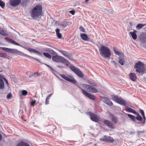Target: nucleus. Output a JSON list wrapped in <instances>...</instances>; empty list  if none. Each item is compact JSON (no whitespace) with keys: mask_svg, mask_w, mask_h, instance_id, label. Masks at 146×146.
Listing matches in <instances>:
<instances>
[{"mask_svg":"<svg viewBox=\"0 0 146 146\" xmlns=\"http://www.w3.org/2000/svg\"><path fill=\"white\" fill-rule=\"evenodd\" d=\"M139 110H140V112L141 113L142 116L145 115L144 113V112L143 110H142L141 109H140Z\"/></svg>","mask_w":146,"mask_h":146,"instance_id":"54","label":"nucleus"},{"mask_svg":"<svg viewBox=\"0 0 146 146\" xmlns=\"http://www.w3.org/2000/svg\"><path fill=\"white\" fill-rule=\"evenodd\" d=\"M28 57H30V58H31L33 59H35V60H37V61H38L39 62H40L41 64H43V63H42V62H41L40 61V59H38L37 58H34L33 57H31V56H28Z\"/></svg>","mask_w":146,"mask_h":146,"instance_id":"45","label":"nucleus"},{"mask_svg":"<svg viewBox=\"0 0 146 146\" xmlns=\"http://www.w3.org/2000/svg\"><path fill=\"white\" fill-rule=\"evenodd\" d=\"M111 62L112 63H113L114 64L115 63V61L113 60H112L111 61Z\"/></svg>","mask_w":146,"mask_h":146,"instance_id":"62","label":"nucleus"},{"mask_svg":"<svg viewBox=\"0 0 146 146\" xmlns=\"http://www.w3.org/2000/svg\"><path fill=\"white\" fill-rule=\"evenodd\" d=\"M43 54L46 58H48V59H50L51 58V56L47 52H43Z\"/></svg>","mask_w":146,"mask_h":146,"instance_id":"31","label":"nucleus"},{"mask_svg":"<svg viewBox=\"0 0 146 146\" xmlns=\"http://www.w3.org/2000/svg\"><path fill=\"white\" fill-rule=\"evenodd\" d=\"M59 51L65 56H66L68 53L66 51L63 50H60Z\"/></svg>","mask_w":146,"mask_h":146,"instance_id":"37","label":"nucleus"},{"mask_svg":"<svg viewBox=\"0 0 146 146\" xmlns=\"http://www.w3.org/2000/svg\"><path fill=\"white\" fill-rule=\"evenodd\" d=\"M111 97L113 99L118 103L123 106L126 105V102L121 97H118L116 95H112Z\"/></svg>","mask_w":146,"mask_h":146,"instance_id":"6","label":"nucleus"},{"mask_svg":"<svg viewBox=\"0 0 146 146\" xmlns=\"http://www.w3.org/2000/svg\"><path fill=\"white\" fill-rule=\"evenodd\" d=\"M70 68L72 71H73L75 73L77 71L78 69L75 67L73 65L70 66Z\"/></svg>","mask_w":146,"mask_h":146,"instance_id":"23","label":"nucleus"},{"mask_svg":"<svg viewBox=\"0 0 146 146\" xmlns=\"http://www.w3.org/2000/svg\"><path fill=\"white\" fill-rule=\"evenodd\" d=\"M105 10H106V11L108 13H111V14H113V15L115 13L114 12L110 10L109 9H105Z\"/></svg>","mask_w":146,"mask_h":146,"instance_id":"41","label":"nucleus"},{"mask_svg":"<svg viewBox=\"0 0 146 146\" xmlns=\"http://www.w3.org/2000/svg\"><path fill=\"white\" fill-rule=\"evenodd\" d=\"M51 50L48 48H45V51L47 52H50V51Z\"/></svg>","mask_w":146,"mask_h":146,"instance_id":"55","label":"nucleus"},{"mask_svg":"<svg viewBox=\"0 0 146 146\" xmlns=\"http://www.w3.org/2000/svg\"><path fill=\"white\" fill-rule=\"evenodd\" d=\"M57 67L60 69H61L62 68H64V66H61L59 65H57Z\"/></svg>","mask_w":146,"mask_h":146,"instance_id":"57","label":"nucleus"},{"mask_svg":"<svg viewBox=\"0 0 146 146\" xmlns=\"http://www.w3.org/2000/svg\"><path fill=\"white\" fill-rule=\"evenodd\" d=\"M10 77L11 79L15 82H17L18 81L17 78L13 75H11Z\"/></svg>","mask_w":146,"mask_h":146,"instance_id":"33","label":"nucleus"},{"mask_svg":"<svg viewBox=\"0 0 146 146\" xmlns=\"http://www.w3.org/2000/svg\"><path fill=\"white\" fill-rule=\"evenodd\" d=\"M110 115L111 116V119L112 121L114 123H116L118 121L117 117L111 113H110Z\"/></svg>","mask_w":146,"mask_h":146,"instance_id":"14","label":"nucleus"},{"mask_svg":"<svg viewBox=\"0 0 146 146\" xmlns=\"http://www.w3.org/2000/svg\"><path fill=\"white\" fill-rule=\"evenodd\" d=\"M38 75V72L34 73L33 74L31 75V76L34 77H36Z\"/></svg>","mask_w":146,"mask_h":146,"instance_id":"50","label":"nucleus"},{"mask_svg":"<svg viewBox=\"0 0 146 146\" xmlns=\"http://www.w3.org/2000/svg\"><path fill=\"white\" fill-rule=\"evenodd\" d=\"M27 94V92H22L21 93H19V95L20 98H21L22 96H25Z\"/></svg>","mask_w":146,"mask_h":146,"instance_id":"34","label":"nucleus"},{"mask_svg":"<svg viewBox=\"0 0 146 146\" xmlns=\"http://www.w3.org/2000/svg\"><path fill=\"white\" fill-rule=\"evenodd\" d=\"M60 29L58 28L56 29V34L58 38H60L62 37V35L60 33Z\"/></svg>","mask_w":146,"mask_h":146,"instance_id":"22","label":"nucleus"},{"mask_svg":"<svg viewBox=\"0 0 146 146\" xmlns=\"http://www.w3.org/2000/svg\"><path fill=\"white\" fill-rule=\"evenodd\" d=\"M75 73L80 77L83 78L84 76V75L83 73L79 69Z\"/></svg>","mask_w":146,"mask_h":146,"instance_id":"19","label":"nucleus"},{"mask_svg":"<svg viewBox=\"0 0 146 146\" xmlns=\"http://www.w3.org/2000/svg\"><path fill=\"white\" fill-rule=\"evenodd\" d=\"M4 80L5 78L3 76L0 75V89H3L4 88Z\"/></svg>","mask_w":146,"mask_h":146,"instance_id":"12","label":"nucleus"},{"mask_svg":"<svg viewBox=\"0 0 146 146\" xmlns=\"http://www.w3.org/2000/svg\"><path fill=\"white\" fill-rule=\"evenodd\" d=\"M79 29L80 31L83 32H85V31L83 27L82 26H80L79 27Z\"/></svg>","mask_w":146,"mask_h":146,"instance_id":"46","label":"nucleus"},{"mask_svg":"<svg viewBox=\"0 0 146 146\" xmlns=\"http://www.w3.org/2000/svg\"><path fill=\"white\" fill-rule=\"evenodd\" d=\"M82 86L84 88L87 89H89L90 90H92L93 91H98L97 90L92 86L87 85L86 84H83Z\"/></svg>","mask_w":146,"mask_h":146,"instance_id":"11","label":"nucleus"},{"mask_svg":"<svg viewBox=\"0 0 146 146\" xmlns=\"http://www.w3.org/2000/svg\"><path fill=\"white\" fill-rule=\"evenodd\" d=\"M68 23L67 22L63 21L60 24V26L64 28L66 27L68 25Z\"/></svg>","mask_w":146,"mask_h":146,"instance_id":"25","label":"nucleus"},{"mask_svg":"<svg viewBox=\"0 0 146 146\" xmlns=\"http://www.w3.org/2000/svg\"><path fill=\"white\" fill-rule=\"evenodd\" d=\"M143 119H144V122L142 123H144L145 122L146 118H145V115H143Z\"/></svg>","mask_w":146,"mask_h":146,"instance_id":"58","label":"nucleus"},{"mask_svg":"<svg viewBox=\"0 0 146 146\" xmlns=\"http://www.w3.org/2000/svg\"><path fill=\"white\" fill-rule=\"evenodd\" d=\"M5 5V3L2 0H0V6L2 8H3L4 7Z\"/></svg>","mask_w":146,"mask_h":146,"instance_id":"38","label":"nucleus"},{"mask_svg":"<svg viewBox=\"0 0 146 146\" xmlns=\"http://www.w3.org/2000/svg\"><path fill=\"white\" fill-rule=\"evenodd\" d=\"M9 52L10 53H17L19 52V51L15 49L9 48Z\"/></svg>","mask_w":146,"mask_h":146,"instance_id":"30","label":"nucleus"},{"mask_svg":"<svg viewBox=\"0 0 146 146\" xmlns=\"http://www.w3.org/2000/svg\"><path fill=\"white\" fill-rule=\"evenodd\" d=\"M133 32V33H137V31L136 30H133V32Z\"/></svg>","mask_w":146,"mask_h":146,"instance_id":"64","label":"nucleus"},{"mask_svg":"<svg viewBox=\"0 0 146 146\" xmlns=\"http://www.w3.org/2000/svg\"><path fill=\"white\" fill-rule=\"evenodd\" d=\"M21 0H10V4L12 7H15L19 5Z\"/></svg>","mask_w":146,"mask_h":146,"instance_id":"9","label":"nucleus"},{"mask_svg":"<svg viewBox=\"0 0 146 146\" xmlns=\"http://www.w3.org/2000/svg\"><path fill=\"white\" fill-rule=\"evenodd\" d=\"M145 24H138L136 26V28L137 30H140L143 27L145 26Z\"/></svg>","mask_w":146,"mask_h":146,"instance_id":"20","label":"nucleus"},{"mask_svg":"<svg viewBox=\"0 0 146 146\" xmlns=\"http://www.w3.org/2000/svg\"><path fill=\"white\" fill-rule=\"evenodd\" d=\"M2 49L7 52H9V48H6V47H1Z\"/></svg>","mask_w":146,"mask_h":146,"instance_id":"43","label":"nucleus"},{"mask_svg":"<svg viewBox=\"0 0 146 146\" xmlns=\"http://www.w3.org/2000/svg\"><path fill=\"white\" fill-rule=\"evenodd\" d=\"M88 83L90 84L93 85V82H92V81L91 80H89L88 81Z\"/></svg>","mask_w":146,"mask_h":146,"instance_id":"56","label":"nucleus"},{"mask_svg":"<svg viewBox=\"0 0 146 146\" xmlns=\"http://www.w3.org/2000/svg\"><path fill=\"white\" fill-rule=\"evenodd\" d=\"M42 8L41 5H38L34 7L30 13L31 17L34 20H36L42 16Z\"/></svg>","mask_w":146,"mask_h":146,"instance_id":"1","label":"nucleus"},{"mask_svg":"<svg viewBox=\"0 0 146 146\" xmlns=\"http://www.w3.org/2000/svg\"><path fill=\"white\" fill-rule=\"evenodd\" d=\"M51 54H52L54 55H56L57 54L55 51H54V50H51L50 51V52Z\"/></svg>","mask_w":146,"mask_h":146,"instance_id":"47","label":"nucleus"},{"mask_svg":"<svg viewBox=\"0 0 146 146\" xmlns=\"http://www.w3.org/2000/svg\"><path fill=\"white\" fill-rule=\"evenodd\" d=\"M88 115H90L91 119L95 122H98L100 119V117L97 115L91 112H89L87 113Z\"/></svg>","mask_w":146,"mask_h":146,"instance_id":"7","label":"nucleus"},{"mask_svg":"<svg viewBox=\"0 0 146 146\" xmlns=\"http://www.w3.org/2000/svg\"><path fill=\"white\" fill-rule=\"evenodd\" d=\"M99 50L100 54L104 58H108L110 56L111 52L108 47L105 46H102Z\"/></svg>","mask_w":146,"mask_h":146,"instance_id":"2","label":"nucleus"},{"mask_svg":"<svg viewBox=\"0 0 146 146\" xmlns=\"http://www.w3.org/2000/svg\"><path fill=\"white\" fill-rule=\"evenodd\" d=\"M8 42L15 45L19 46L29 51V52H34V53H36V54H37V55L38 56H42V55L41 53L39 51H37L34 49L30 48H28L27 47L25 46H23L20 44H19L18 43L14 40H13V39H9L8 40Z\"/></svg>","mask_w":146,"mask_h":146,"instance_id":"3","label":"nucleus"},{"mask_svg":"<svg viewBox=\"0 0 146 146\" xmlns=\"http://www.w3.org/2000/svg\"><path fill=\"white\" fill-rule=\"evenodd\" d=\"M114 64L115 67H117L119 65L118 63H117L116 62Z\"/></svg>","mask_w":146,"mask_h":146,"instance_id":"59","label":"nucleus"},{"mask_svg":"<svg viewBox=\"0 0 146 146\" xmlns=\"http://www.w3.org/2000/svg\"><path fill=\"white\" fill-rule=\"evenodd\" d=\"M4 80H5L6 83L7 84V87L8 88V91L12 90L11 89V88L9 86V83H8V82L7 81V80H5V79Z\"/></svg>","mask_w":146,"mask_h":146,"instance_id":"40","label":"nucleus"},{"mask_svg":"<svg viewBox=\"0 0 146 146\" xmlns=\"http://www.w3.org/2000/svg\"><path fill=\"white\" fill-rule=\"evenodd\" d=\"M43 64L45 65L46 66H47L49 67V68H50V66H49V65H47V64H45L44 63H43Z\"/></svg>","mask_w":146,"mask_h":146,"instance_id":"63","label":"nucleus"},{"mask_svg":"<svg viewBox=\"0 0 146 146\" xmlns=\"http://www.w3.org/2000/svg\"><path fill=\"white\" fill-rule=\"evenodd\" d=\"M83 94L90 98V99L92 100H94L95 99V97L93 95L89 94L87 92H82Z\"/></svg>","mask_w":146,"mask_h":146,"instance_id":"16","label":"nucleus"},{"mask_svg":"<svg viewBox=\"0 0 146 146\" xmlns=\"http://www.w3.org/2000/svg\"><path fill=\"white\" fill-rule=\"evenodd\" d=\"M6 55L3 53H0V57L5 58L6 57Z\"/></svg>","mask_w":146,"mask_h":146,"instance_id":"48","label":"nucleus"},{"mask_svg":"<svg viewBox=\"0 0 146 146\" xmlns=\"http://www.w3.org/2000/svg\"><path fill=\"white\" fill-rule=\"evenodd\" d=\"M60 76L64 79L68 81L69 78L64 74H61Z\"/></svg>","mask_w":146,"mask_h":146,"instance_id":"35","label":"nucleus"},{"mask_svg":"<svg viewBox=\"0 0 146 146\" xmlns=\"http://www.w3.org/2000/svg\"><path fill=\"white\" fill-rule=\"evenodd\" d=\"M119 63L121 65H123L124 64V61L123 59L121 57H119Z\"/></svg>","mask_w":146,"mask_h":146,"instance_id":"27","label":"nucleus"},{"mask_svg":"<svg viewBox=\"0 0 146 146\" xmlns=\"http://www.w3.org/2000/svg\"><path fill=\"white\" fill-rule=\"evenodd\" d=\"M127 116L130 118H131L133 121H135L136 120L135 119V117L131 114H127Z\"/></svg>","mask_w":146,"mask_h":146,"instance_id":"29","label":"nucleus"},{"mask_svg":"<svg viewBox=\"0 0 146 146\" xmlns=\"http://www.w3.org/2000/svg\"><path fill=\"white\" fill-rule=\"evenodd\" d=\"M125 108L126 110L128 112L133 113L135 114L136 113H137V112L134 110L127 106H125Z\"/></svg>","mask_w":146,"mask_h":146,"instance_id":"17","label":"nucleus"},{"mask_svg":"<svg viewBox=\"0 0 146 146\" xmlns=\"http://www.w3.org/2000/svg\"><path fill=\"white\" fill-rule=\"evenodd\" d=\"M69 12L72 14V15H74L75 13V11L74 10L70 11Z\"/></svg>","mask_w":146,"mask_h":146,"instance_id":"53","label":"nucleus"},{"mask_svg":"<svg viewBox=\"0 0 146 146\" xmlns=\"http://www.w3.org/2000/svg\"><path fill=\"white\" fill-rule=\"evenodd\" d=\"M80 36L82 40L85 41L88 40V37L87 35L86 34L84 33H81Z\"/></svg>","mask_w":146,"mask_h":146,"instance_id":"18","label":"nucleus"},{"mask_svg":"<svg viewBox=\"0 0 146 146\" xmlns=\"http://www.w3.org/2000/svg\"><path fill=\"white\" fill-rule=\"evenodd\" d=\"M137 116L135 117V119H136L138 121H141L142 120V117L139 115V114L137 113H135Z\"/></svg>","mask_w":146,"mask_h":146,"instance_id":"24","label":"nucleus"},{"mask_svg":"<svg viewBox=\"0 0 146 146\" xmlns=\"http://www.w3.org/2000/svg\"><path fill=\"white\" fill-rule=\"evenodd\" d=\"M100 140L105 142H108L110 143H112L114 141V139L111 137L104 136L100 139Z\"/></svg>","mask_w":146,"mask_h":146,"instance_id":"8","label":"nucleus"},{"mask_svg":"<svg viewBox=\"0 0 146 146\" xmlns=\"http://www.w3.org/2000/svg\"><path fill=\"white\" fill-rule=\"evenodd\" d=\"M129 77L130 79L133 81H135L137 79L136 74L134 73H131L129 74Z\"/></svg>","mask_w":146,"mask_h":146,"instance_id":"15","label":"nucleus"},{"mask_svg":"<svg viewBox=\"0 0 146 146\" xmlns=\"http://www.w3.org/2000/svg\"><path fill=\"white\" fill-rule=\"evenodd\" d=\"M102 101L110 106H112L113 104L109 99L106 97H103L102 99Z\"/></svg>","mask_w":146,"mask_h":146,"instance_id":"13","label":"nucleus"},{"mask_svg":"<svg viewBox=\"0 0 146 146\" xmlns=\"http://www.w3.org/2000/svg\"><path fill=\"white\" fill-rule=\"evenodd\" d=\"M0 33L4 36H7L8 35L5 32L4 30H3L2 28H0Z\"/></svg>","mask_w":146,"mask_h":146,"instance_id":"28","label":"nucleus"},{"mask_svg":"<svg viewBox=\"0 0 146 146\" xmlns=\"http://www.w3.org/2000/svg\"><path fill=\"white\" fill-rule=\"evenodd\" d=\"M17 146H30L27 143L21 141L18 144Z\"/></svg>","mask_w":146,"mask_h":146,"instance_id":"21","label":"nucleus"},{"mask_svg":"<svg viewBox=\"0 0 146 146\" xmlns=\"http://www.w3.org/2000/svg\"><path fill=\"white\" fill-rule=\"evenodd\" d=\"M131 34L133 39L134 40H136L137 38V35L136 33H133L132 32H131L129 33Z\"/></svg>","mask_w":146,"mask_h":146,"instance_id":"26","label":"nucleus"},{"mask_svg":"<svg viewBox=\"0 0 146 146\" xmlns=\"http://www.w3.org/2000/svg\"><path fill=\"white\" fill-rule=\"evenodd\" d=\"M67 81L74 83H76L77 82V81L75 79H74V78H72L71 79V78H69Z\"/></svg>","mask_w":146,"mask_h":146,"instance_id":"32","label":"nucleus"},{"mask_svg":"<svg viewBox=\"0 0 146 146\" xmlns=\"http://www.w3.org/2000/svg\"><path fill=\"white\" fill-rule=\"evenodd\" d=\"M129 24L131 27H132V23L131 22H129Z\"/></svg>","mask_w":146,"mask_h":146,"instance_id":"61","label":"nucleus"},{"mask_svg":"<svg viewBox=\"0 0 146 146\" xmlns=\"http://www.w3.org/2000/svg\"><path fill=\"white\" fill-rule=\"evenodd\" d=\"M113 50L114 52L115 53L118 55H120V54L121 53V52H119V51H117L116 49L113 48Z\"/></svg>","mask_w":146,"mask_h":146,"instance_id":"39","label":"nucleus"},{"mask_svg":"<svg viewBox=\"0 0 146 146\" xmlns=\"http://www.w3.org/2000/svg\"><path fill=\"white\" fill-rule=\"evenodd\" d=\"M49 98H48V97H47L46 100V104H47L49 103Z\"/></svg>","mask_w":146,"mask_h":146,"instance_id":"51","label":"nucleus"},{"mask_svg":"<svg viewBox=\"0 0 146 146\" xmlns=\"http://www.w3.org/2000/svg\"><path fill=\"white\" fill-rule=\"evenodd\" d=\"M104 123L110 128L113 129L115 128V125L113 123L107 120H105L104 122Z\"/></svg>","mask_w":146,"mask_h":146,"instance_id":"10","label":"nucleus"},{"mask_svg":"<svg viewBox=\"0 0 146 146\" xmlns=\"http://www.w3.org/2000/svg\"><path fill=\"white\" fill-rule=\"evenodd\" d=\"M60 76L64 79L68 81L69 78L64 74H61Z\"/></svg>","mask_w":146,"mask_h":146,"instance_id":"36","label":"nucleus"},{"mask_svg":"<svg viewBox=\"0 0 146 146\" xmlns=\"http://www.w3.org/2000/svg\"><path fill=\"white\" fill-rule=\"evenodd\" d=\"M66 56L70 60H72L73 59L72 57L71 56V54H70L68 53Z\"/></svg>","mask_w":146,"mask_h":146,"instance_id":"42","label":"nucleus"},{"mask_svg":"<svg viewBox=\"0 0 146 146\" xmlns=\"http://www.w3.org/2000/svg\"><path fill=\"white\" fill-rule=\"evenodd\" d=\"M135 133V132L134 131H131L130 133V135H132V134H134Z\"/></svg>","mask_w":146,"mask_h":146,"instance_id":"60","label":"nucleus"},{"mask_svg":"<svg viewBox=\"0 0 146 146\" xmlns=\"http://www.w3.org/2000/svg\"><path fill=\"white\" fill-rule=\"evenodd\" d=\"M28 57H30V58H31L33 59H35V60H37V61H38L39 62H40L41 64H43V63H42V62H41L40 61V59H38L37 58H34L33 57H31V56H28Z\"/></svg>","mask_w":146,"mask_h":146,"instance_id":"44","label":"nucleus"},{"mask_svg":"<svg viewBox=\"0 0 146 146\" xmlns=\"http://www.w3.org/2000/svg\"><path fill=\"white\" fill-rule=\"evenodd\" d=\"M12 94L11 93H9L7 96V99H9L10 98Z\"/></svg>","mask_w":146,"mask_h":146,"instance_id":"49","label":"nucleus"},{"mask_svg":"<svg viewBox=\"0 0 146 146\" xmlns=\"http://www.w3.org/2000/svg\"><path fill=\"white\" fill-rule=\"evenodd\" d=\"M144 64L140 61L135 64L134 68L136 69V71L139 72L141 76L144 73Z\"/></svg>","mask_w":146,"mask_h":146,"instance_id":"4","label":"nucleus"},{"mask_svg":"<svg viewBox=\"0 0 146 146\" xmlns=\"http://www.w3.org/2000/svg\"><path fill=\"white\" fill-rule=\"evenodd\" d=\"M36 102V101L35 100H34V101L31 102V104L32 106H34Z\"/></svg>","mask_w":146,"mask_h":146,"instance_id":"52","label":"nucleus"},{"mask_svg":"<svg viewBox=\"0 0 146 146\" xmlns=\"http://www.w3.org/2000/svg\"><path fill=\"white\" fill-rule=\"evenodd\" d=\"M52 58L54 61L61 62L65 64L66 65H68L69 64V62L67 60L61 56H58L57 54L55 56H53Z\"/></svg>","mask_w":146,"mask_h":146,"instance_id":"5","label":"nucleus"}]
</instances>
